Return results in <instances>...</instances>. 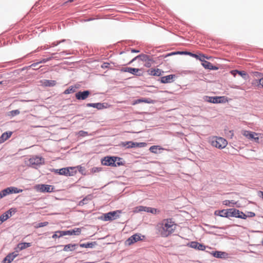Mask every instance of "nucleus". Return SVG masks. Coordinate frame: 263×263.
<instances>
[{
	"mask_svg": "<svg viewBox=\"0 0 263 263\" xmlns=\"http://www.w3.org/2000/svg\"><path fill=\"white\" fill-rule=\"evenodd\" d=\"M74 167H66V168H62L59 170V174L65 176H72L73 175V173L70 172V170H74ZM58 170H56V172H58Z\"/></svg>",
	"mask_w": 263,
	"mask_h": 263,
	"instance_id": "2eb2a0df",
	"label": "nucleus"
},
{
	"mask_svg": "<svg viewBox=\"0 0 263 263\" xmlns=\"http://www.w3.org/2000/svg\"><path fill=\"white\" fill-rule=\"evenodd\" d=\"M230 203H231V202L229 200H224L223 201V204L224 205H229ZM231 203H235V202H231Z\"/></svg>",
	"mask_w": 263,
	"mask_h": 263,
	"instance_id": "de8ad7c7",
	"label": "nucleus"
},
{
	"mask_svg": "<svg viewBox=\"0 0 263 263\" xmlns=\"http://www.w3.org/2000/svg\"><path fill=\"white\" fill-rule=\"evenodd\" d=\"M44 162V159L38 156H33L29 159V165L33 167L43 164Z\"/></svg>",
	"mask_w": 263,
	"mask_h": 263,
	"instance_id": "423d86ee",
	"label": "nucleus"
},
{
	"mask_svg": "<svg viewBox=\"0 0 263 263\" xmlns=\"http://www.w3.org/2000/svg\"><path fill=\"white\" fill-rule=\"evenodd\" d=\"M59 233V237H61L62 236L65 235H79L81 233V228H77L73 230H68V231H63L62 232H58Z\"/></svg>",
	"mask_w": 263,
	"mask_h": 263,
	"instance_id": "0eeeda50",
	"label": "nucleus"
},
{
	"mask_svg": "<svg viewBox=\"0 0 263 263\" xmlns=\"http://www.w3.org/2000/svg\"><path fill=\"white\" fill-rule=\"evenodd\" d=\"M76 246H77L76 244H68L64 246L63 250L66 252L73 251L75 249Z\"/></svg>",
	"mask_w": 263,
	"mask_h": 263,
	"instance_id": "cd10ccee",
	"label": "nucleus"
},
{
	"mask_svg": "<svg viewBox=\"0 0 263 263\" xmlns=\"http://www.w3.org/2000/svg\"><path fill=\"white\" fill-rule=\"evenodd\" d=\"M90 94L89 90H85L84 91H79L76 93L75 97L77 100H84L86 99Z\"/></svg>",
	"mask_w": 263,
	"mask_h": 263,
	"instance_id": "9b49d317",
	"label": "nucleus"
},
{
	"mask_svg": "<svg viewBox=\"0 0 263 263\" xmlns=\"http://www.w3.org/2000/svg\"><path fill=\"white\" fill-rule=\"evenodd\" d=\"M80 133H83V134H81V136H84V135H87V133L83 131H81Z\"/></svg>",
	"mask_w": 263,
	"mask_h": 263,
	"instance_id": "6e6d98bb",
	"label": "nucleus"
},
{
	"mask_svg": "<svg viewBox=\"0 0 263 263\" xmlns=\"http://www.w3.org/2000/svg\"><path fill=\"white\" fill-rule=\"evenodd\" d=\"M145 238L144 235L140 234H135L129 237L125 242L126 246H130L139 241L142 240Z\"/></svg>",
	"mask_w": 263,
	"mask_h": 263,
	"instance_id": "20e7f679",
	"label": "nucleus"
},
{
	"mask_svg": "<svg viewBox=\"0 0 263 263\" xmlns=\"http://www.w3.org/2000/svg\"><path fill=\"white\" fill-rule=\"evenodd\" d=\"M256 143H263V134L257 133V136H254L253 139Z\"/></svg>",
	"mask_w": 263,
	"mask_h": 263,
	"instance_id": "c85d7f7f",
	"label": "nucleus"
},
{
	"mask_svg": "<svg viewBox=\"0 0 263 263\" xmlns=\"http://www.w3.org/2000/svg\"><path fill=\"white\" fill-rule=\"evenodd\" d=\"M41 83L44 86H48V87H52L56 85L57 82L54 80H44L41 81Z\"/></svg>",
	"mask_w": 263,
	"mask_h": 263,
	"instance_id": "393cba45",
	"label": "nucleus"
},
{
	"mask_svg": "<svg viewBox=\"0 0 263 263\" xmlns=\"http://www.w3.org/2000/svg\"><path fill=\"white\" fill-rule=\"evenodd\" d=\"M80 133H83V134H81V136H84V135H87V133L83 131H81Z\"/></svg>",
	"mask_w": 263,
	"mask_h": 263,
	"instance_id": "5fc2aeb1",
	"label": "nucleus"
},
{
	"mask_svg": "<svg viewBox=\"0 0 263 263\" xmlns=\"http://www.w3.org/2000/svg\"><path fill=\"white\" fill-rule=\"evenodd\" d=\"M31 246V243L29 242H22L17 245L16 249L19 251L23 250Z\"/></svg>",
	"mask_w": 263,
	"mask_h": 263,
	"instance_id": "bb28decb",
	"label": "nucleus"
},
{
	"mask_svg": "<svg viewBox=\"0 0 263 263\" xmlns=\"http://www.w3.org/2000/svg\"><path fill=\"white\" fill-rule=\"evenodd\" d=\"M237 73L239 75H240V76H241L243 78H245L246 76H247L246 72L244 71H238V72H237Z\"/></svg>",
	"mask_w": 263,
	"mask_h": 263,
	"instance_id": "37998d69",
	"label": "nucleus"
},
{
	"mask_svg": "<svg viewBox=\"0 0 263 263\" xmlns=\"http://www.w3.org/2000/svg\"><path fill=\"white\" fill-rule=\"evenodd\" d=\"M88 107H92L96 108L98 109H102L103 108H106L108 107V104L106 103H88L87 104Z\"/></svg>",
	"mask_w": 263,
	"mask_h": 263,
	"instance_id": "dca6fc26",
	"label": "nucleus"
},
{
	"mask_svg": "<svg viewBox=\"0 0 263 263\" xmlns=\"http://www.w3.org/2000/svg\"><path fill=\"white\" fill-rule=\"evenodd\" d=\"M242 212H240L239 210L235 209H228V217H242Z\"/></svg>",
	"mask_w": 263,
	"mask_h": 263,
	"instance_id": "4468645a",
	"label": "nucleus"
},
{
	"mask_svg": "<svg viewBox=\"0 0 263 263\" xmlns=\"http://www.w3.org/2000/svg\"><path fill=\"white\" fill-rule=\"evenodd\" d=\"M204 58H205L204 55H202L201 57L199 56V58L198 59H199V60H200L201 61L203 62V61H204L203 59Z\"/></svg>",
	"mask_w": 263,
	"mask_h": 263,
	"instance_id": "8fccbe9b",
	"label": "nucleus"
},
{
	"mask_svg": "<svg viewBox=\"0 0 263 263\" xmlns=\"http://www.w3.org/2000/svg\"><path fill=\"white\" fill-rule=\"evenodd\" d=\"M147 208V207L146 206H137L136 208V210L135 211L136 212H141V211H145V212H146V209Z\"/></svg>",
	"mask_w": 263,
	"mask_h": 263,
	"instance_id": "58836bf2",
	"label": "nucleus"
},
{
	"mask_svg": "<svg viewBox=\"0 0 263 263\" xmlns=\"http://www.w3.org/2000/svg\"><path fill=\"white\" fill-rule=\"evenodd\" d=\"M87 200H88V199H87V198H84L83 200H82L81 201H80L79 202V205H83L86 204Z\"/></svg>",
	"mask_w": 263,
	"mask_h": 263,
	"instance_id": "79ce46f5",
	"label": "nucleus"
},
{
	"mask_svg": "<svg viewBox=\"0 0 263 263\" xmlns=\"http://www.w3.org/2000/svg\"><path fill=\"white\" fill-rule=\"evenodd\" d=\"M242 217H240L241 218L246 219L247 218V216L243 213L242 214Z\"/></svg>",
	"mask_w": 263,
	"mask_h": 263,
	"instance_id": "4d7b16f0",
	"label": "nucleus"
},
{
	"mask_svg": "<svg viewBox=\"0 0 263 263\" xmlns=\"http://www.w3.org/2000/svg\"><path fill=\"white\" fill-rule=\"evenodd\" d=\"M222 253L219 251H216L213 254L214 257L217 258H220L221 257Z\"/></svg>",
	"mask_w": 263,
	"mask_h": 263,
	"instance_id": "ea45409f",
	"label": "nucleus"
},
{
	"mask_svg": "<svg viewBox=\"0 0 263 263\" xmlns=\"http://www.w3.org/2000/svg\"><path fill=\"white\" fill-rule=\"evenodd\" d=\"M17 256V254L15 252L9 253L4 259L3 262L4 263H10Z\"/></svg>",
	"mask_w": 263,
	"mask_h": 263,
	"instance_id": "aec40b11",
	"label": "nucleus"
},
{
	"mask_svg": "<svg viewBox=\"0 0 263 263\" xmlns=\"http://www.w3.org/2000/svg\"><path fill=\"white\" fill-rule=\"evenodd\" d=\"M2 82H0V84H2Z\"/></svg>",
	"mask_w": 263,
	"mask_h": 263,
	"instance_id": "0e129e2a",
	"label": "nucleus"
},
{
	"mask_svg": "<svg viewBox=\"0 0 263 263\" xmlns=\"http://www.w3.org/2000/svg\"><path fill=\"white\" fill-rule=\"evenodd\" d=\"M122 145L123 146L126 147V148H133V147H144L146 146V144L144 142L137 143V142H134L133 141H127V142H123L122 143Z\"/></svg>",
	"mask_w": 263,
	"mask_h": 263,
	"instance_id": "6e6552de",
	"label": "nucleus"
},
{
	"mask_svg": "<svg viewBox=\"0 0 263 263\" xmlns=\"http://www.w3.org/2000/svg\"><path fill=\"white\" fill-rule=\"evenodd\" d=\"M60 42H59L58 43H57V44H54V45H58V44H59Z\"/></svg>",
	"mask_w": 263,
	"mask_h": 263,
	"instance_id": "e2e57ef3",
	"label": "nucleus"
},
{
	"mask_svg": "<svg viewBox=\"0 0 263 263\" xmlns=\"http://www.w3.org/2000/svg\"><path fill=\"white\" fill-rule=\"evenodd\" d=\"M74 1V0H68V1H67V2L71 3V2H73Z\"/></svg>",
	"mask_w": 263,
	"mask_h": 263,
	"instance_id": "052dcab7",
	"label": "nucleus"
},
{
	"mask_svg": "<svg viewBox=\"0 0 263 263\" xmlns=\"http://www.w3.org/2000/svg\"><path fill=\"white\" fill-rule=\"evenodd\" d=\"M187 54V55H189L193 58H195L197 59L199 58V55H198L197 54H194V53H191L190 52H187V51H178L177 52H172V53L169 54L168 55H174V54Z\"/></svg>",
	"mask_w": 263,
	"mask_h": 263,
	"instance_id": "b1692460",
	"label": "nucleus"
},
{
	"mask_svg": "<svg viewBox=\"0 0 263 263\" xmlns=\"http://www.w3.org/2000/svg\"><path fill=\"white\" fill-rule=\"evenodd\" d=\"M214 215L220 216V210H216L214 212Z\"/></svg>",
	"mask_w": 263,
	"mask_h": 263,
	"instance_id": "3c124183",
	"label": "nucleus"
},
{
	"mask_svg": "<svg viewBox=\"0 0 263 263\" xmlns=\"http://www.w3.org/2000/svg\"><path fill=\"white\" fill-rule=\"evenodd\" d=\"M137 59H140L141 61L144 62V66L146 67H150L152 64L154 63V61L152 58H150V57L146 54H142L136 57L132 61H130L128 64L132 63Z\"/></svg>",
	"mask_w": 263,
	"mask_h": 263,
	"instance_id": "7ed1b4c3",
	"label": "nucleus"
},
{
	"mask_svg": "<svg viewBox=\"0 0 263 263\" xmlns=\"http://www.w3.org/2000/svg\"><path fill=\"white\" fill-rule=\"evenodd\" d=\"M118 159L116 157H106L102 161V163L107 166H116L115 162Z\"/></svg>",
	"mask_w": 263,
	"mask_h": 263,
	"instance_id": "1a4fd4ad",
	"label": "nucleus"
},
{
	"mask_svg": "<svg viewBox=\"0 0 263 263\" xmlns=\"http://www.w3.org/2000/svg\"><path fill=\"white\" fill-rule=\"evenodd\" d=\"M146 212L156 214L159 213V211L157 209L147 207V208L146 209Z\"/></svg>",
	"mask_w": 263,
	"mask_h": 263,
	"instance_id": "f704fd0d",
	"label": "nucleus"
},
{
	"mask_svg": "<svg viewBox=\"0 0 263 263\" xmlns=\"http://www.w3.org/2000/svg\"><path fill=\"white\" fill-rule=\"evenodd\" d=\"M237 72H238V70H234L231 71V74L234 76L236 77V74L238 73Z\"/></svg>",
	"mask_w": 263,
	"mask_h": 263,
	"instance_id": "49530a36",
	"label": "nucleus"
},
{
	"mask_svg": "<svg viewBox=\"0 0 263 263\" xmlns=\"http://www.w3.org/2000/svg\"><path fill=\"white\" fill-rule=\"evenodd\" d=\"M209 142L212 146L218 149H223L228 144V142L225 139L217 136H213L210 138Z\"/></svg>",
	"mask_w": 263,
	"mask_h": 263,
	"instance_id": "f03ea898",
	"label": "nucleus"
},
{
	"mask_svg": "<svg viewBox=\"0 0 263 263\" xmlns=\"http://www.w3.org/2000/svg\"><path fill=\"white\" fill-rule=\"evenodd\" d=\"M48 224V222L47 221L41 222V223H37V224H36L34 226V228L36 229H37L39 228L45 227V226H47Z\"/></svg>",
	"mask_w": 263,
	"mask_h": 263,
	"instance_id": "4c0bfd02",
	"label": "nucleus"
},
{
	"mask_svg": "<svg viewBox=\"0 0 263 263\" xmlns=\"http://www.w3.org/2000/svg\"><path fill=\"white\" fill-rule=\"evenodd\" d=\"M10 194V189L7 187L0 192V199Z\"/></svg>",
	"mask_w": 263,
	"mask_h": 263,
	"instance_id": "7c9ffc66",
	"label": "nucleus"
},
{
	"mask_svg": "<svg viewBox=\"0 0 263 263\" xmlns=\"http://www.w3.org/2000/svg\"><path fill=\"white\" fill-rule=\"evenodd\" d=\"M174 222L171 219H165L157 224L158 230L161 236L166 237L175 230Z\"/></svg>",
	"mask_w": 263,
	"mask_h": 263,
	"instance_id": "f257e3e1",
	"label": "nucleus"
},
{
	"mask_svg": "<svg viewBox=\"0 0 263 263\" xmlns=\"http://www.w3.org/2000/svg\"><path fill=\"white\" fill-rule=\"evenodd\" d=\"M132 52H139V51H138V50H135V49H133V50H132Z\"/></svg>",
	"mask_w": 263,
	"mask_h": 263,
	"instance_id": "13d9d810",
	"label": "nucleus"
},
{
	"mask_svg": "<svg viewBox=\"0 0 263 263\" xmlns=\"http://www.w3.org/2000/svg\"><path fill=\"white\" fill-rule=\"evenodd\" d=\"M36 189L41 192H51L53 190L51 185L46 184H39L36 186Z\"/></svg>",
	"mask_w": 263,
	"mask_h": 263,
	"instance_id": "ddd939ff",
	"label": "nucleus"
},
{
	"mask_svg": "<svg viewBox=\"0 0 263 263\" xmlns=\"http://www.w3.org/2000/svg\"><path fill=\"white\" fill-rule=\"evenodd\" d=\"M174 78V75L170 74L166 76L162 77L161 78V82L162 83H170L172 81L173 78Z\"/></svg>",
	"mask_w": 263,
	"mask_h": 263,
	"instance_id": "a878e982",
	"label": "nucleus"
},
{
	"mask_svg": "<svg viewBox=\"0 0 263 263\" xmlns=\"http://www.w3.org/2000/svg\"><path fill=\"white\" fill-rule=\"evenodd\" d=\"M250 214H251L250 216H251V217H253L255 216V213H254L251 212V213H250Z\"/></svg>",
	"mask_w": 263,
	"mask_h": 263,
	"instance_id": "bf43d9fd",
	"label": "nucleus"
},
{
	"mask_svg": "<svg viewBox=\"0 0 263 263\" xmlns=\"http://www.w3.org/2000/svg\"><path fill=\"white\" fill-rule=\"evenodd\" d=\"M202 65L206 69H213V65L209 62L206 61H204L202 63Z\"/></svg>",
	"mask_w": 263,
	"mask_h": 263,
	"instance_id": "473e14b6",
	"label": "nucleus"
},
{
	"mask_svg": "<svg viewBox=\"0 0 263 263\" xmlns=\"http://www.w3.org/2000/svg\"><path fill=\"white\" fill-rule=\"evenodd\" d=\"M189 245L191 248L201 251L204 250L206 248L204 245L196 241H192Z\"/></svg>",
	"mask_w": 263,
	"mask_h": 263,
	"instance_id": "f3484780",
	"label": "nucleus"
},
{
	"mask_svg": "<svg viewBox=\"0 0 263 263\" xmlns=\"http://www.w3.org/2000/svg\"><path fill=\"white\" fill-rule=\"evenodd\" d=\"M122 71L127 72L133 74L136 76H140V74H138V72L140 71V69L132 68V67H125L122 69Z\"/></svg>",
	"mask_w": 263,
	"mask_h": 263,
	"instance_id": "6ab92c4d",
	"label": "nucleus"
},
{
	"mask_svg": "<svg viewBox=\"0 0 263 263\" xmlns=\"http://www.w3.org/2000/svg\"><path fill=\"white\" fill-rule=\"evenodd\" d=\"M161 149H163L159 145L152 146L149 148L150 152L151 153H154V154H157L158 153L157 150H161Z\"/></svg>",
	"mask_w": 263,
	"mask_h": 263,
	"instance_id": "c756f323",
	"label": "nucleus"
},
{
	"mask_svg": "<svg viewBox=\"0 0 263 263\" xmlns=\"http://www.w3.org/2000/svg\"><path fill=\"white\" fill-rule=\"evenodd\" d=\"M9 188L10 189V194H12V193H21V192H23L22 190L18 189L16 187L11 186V187H9Z\"/></svg>",
	"mask_w": 263,
	"mask_h": 263,
	"instance_id": "72a5a7b5",
	"label": "nucleus"
},
{
	"mask_svg": "<svg viewBox=\"0 0 263 263\" xmlns=\"http://www.w3.org/2000/svg\"><path fill=\"white\" fill-rule=\"evenodd\" d=\"M11 115L13 116H16V115H17L18 114H20V112L17 109H16V110H12L11 112Z\"/></svg>",
	"mask_w": 263,
	"mask_h": 263,
	"instance_id": "a19ab883",
	"label": "nucleus"
},
{
	"mask_svg": "<svg viewBox=\"0 0 263 263\" xmlns=\"http://www.w3.org/2000/svg\"><path fill=\"white\" fill-rule=\"evenodd\" d=\"M52 58H47V59H44L43 60H42L41 61L39 62V63H46L48 61H49V60H50Z\"/></svg>",
	"mask_w": 263,
	"mask_h": 263,
	"instance_id": "a18cd8bd",
	"label": "nucleus"
},
{
	"mask_svg": "<svg viewBox=\"0 0 263 263\" xmlns=\"http://www.w3.org/2000/svg\"><path fill=\"white\" fill-rule=\"evenodd\" d=\"M241 133L247 138L252 140H253L254 136H257L256 133L245 130H242Z\"/></svg>",
	"mask_w": 263,
	"mask_h": 263,
	"instance_id": "a211bd4d",
	"label": "nucleus"
},
{
	"mask_svg": "<svg viewBox=\"0 0 263 263\" xmlns=\"http://www.w3.org/2000/svg\"><path fill=\"white\" fill-rule=\"evenodd\" d=\"M206 101L212 103H224L228 102V98L226 96L206 97Z\"/></svg>",
	"mask_w": 263,
	"mask_h": 263,
	"instance_id": "39448f33",
	"label": "nucleus"
},
{
	"mask_svg": "<svg viewBox=\"0 0 263 263\" xmlns=\"http://www.w3.org/2000/svg\"><path fill=\"white\" fill-rule=\"evenodd\" d=\"M76 89H77V87L76 86H71L69 87L68 88H67V89H66L64 91V93L67 95V94L73 93L76 91Z\"/></svg>",
	"mask_w": 263,
	"mask_h": 263,
	"instance_id": "2f4dec72",
	"label": "nucleus"
},
{
	"mask_svg": "<svg viewBox=\"0 0 263 263\" xmlns=\"http://www.w3.org/2000/svg\"><path fill=\"white\" fill-rule=\"evenodd\" d=\"M154 101L151 99L142 98L135 100L132 103L133 105H136L140 103H153Z\"/></svg>",
	"mask_w": 263,
	"mask_h": 263,
	"instance_id": "5701e85b",
	"label": "nucleus"
},
{
	"mask_svg": "<svg viewBox=\"0 0 263 263\" xmlns=\"http://www.w3.org/2000/svg\"><path fill=\"white\" fill-rule=\"evenodd\" d=\"M12 135V132L4 133L0 137V143H2L8 140Z\"/></svg>",
	"mask_w": 263,
	"mask_h": 263,
	"instance_id": "412c9836",
	"label": "nucleus"
},
{
	"mask_svg": "<svg viewBox=\"0 0 263 263\" xmlns=\"http://www.w3.org/2000/svg\"><path fill=\"white\" fill-rule=\"evenodd\" d=\"M108 65H109V63H104L102 67H107Z\"/></svg>",
	"mask_w": 263,
	"mask_h": 263,
	"instance_id": "603ef678",
	"label": "nucleus"
},
{
	"mask_svg": "<svg viewBox=\"0 0 263 263\" xmlns=\"http://www.w3.org/2000/svg\"><path fill=\"white\" fill-rule=\"evenodd\" d=\"M220 216L228 217V209L220 210Z\"/></svg>",
	"mask_w": 263,
	"mask_h": 263,
	"instance_id": "c9c22d12",
	"label": "nucleus"
},
{
	"mask_svg": "<svg viewBox=\"0 0 263 263\" xmlns=\"http://www.w3.org/2000/svg\"><path fill=\"white\" fill-rule=\"evenodd\" d=\"M16 212L15 209L11 208L0 216V224L10 217L12 214Z\"/></svg>",
	"mask_w": 263,
	"mask_h": 263,
	"instance_id": "9d476101",
	"label": "nucleus"
},
{
	"mask_svg": "<svg viewBox=\"0 0 263 263\" xmlns=\"http://www.w3.org/2000/svg\"><path fill=\"white\" fill-rule=\"evenodd\" d=\"M260 193H261V194L262 195V197L263 198V192H260Z\"/></svg>",
	"mask_w": 263,
	"mask_h": 263,
	"instance_id": "680f3d73",
	"label": "nucleus"
},
{
	"mask_svg": "<svg viewBox=\"0 0 263 263\" xmlns=\"http://www.w3.org/2000/svg\"><path fill=\"white\" fill-rule=\"evenodd\" d=\"M94 246L93 242H88L86 243H81L80 245V246L82 248H92Z\"/></svg>",
	"mask_w": 263,
	"mask_h": 263,
	"instance_id": "e433bc0d",
	"label": "nucleus"
},
{
	"mask_svg": "<svg viewBox=\"0 0 263 263\" xmlns=\"http://www.w3.org/2000/svg\"><path fill=\"white\" fill-rule=\"evenodd\" d=\"M62 231H57L55 232V233L52 236V238L55 239L57 237L59 238V233H58V232H62Z\"/></svg>",
	"mask_w": 263,
	"mask_h": 263,
	"instance_id": "c03bdc74",
	"label": "nucleus"
},
{
	"mask_svg": "<svg viewBox=\"0 0 263 263\" xmlns=\"http://www.w3.org/2000/svg\"><path fill=\"white\" fill-rule=\"evenodd\" d=\"M118 212L120 213L119 211H117L105 214L104 215V220L105 221H110L117 219V217H119V216L117 215Z\"/></svg>",
	"mask_w": 263,
	"mask_h": 263,
	"instance_id": "f8f14e48",
	"label": "nucleus"
},
{
	"mask_svg": "<svg viewBox=\"0 0 263 263\" xmlns=\"http://www.w3.org/2000/svg\"><path fill=\"white\" fill-rule=\"evenodd\" d=\"M80 133H83V134H81V136H84V135H87V133L83 131H81Z\"/></svg>",
	"mask_w": 263,
	"mask_h": 263,
	"instance_id": "864d4df0",
	"label": "nucleus"
},
{
	"mask_svg": "<svg viewBox=\"0 0 263 263\" xmlns=\"http://www.w3.org/2000/svg\"><path fill=\"white\" fill-rule=\"evenodd\" d=\"M147 72L149 75L151 76H160L163 72L161 69L157 68L150 69L147 71Z\"/></svg>",
	"mask_w": 263,
	"mask_h": 263,
	"instance_id": "4be33fe9",
	"label": "nucleus"
},
{
	"mask_svg": "<svg viewBox=\"0 0 263 263\" xmlns=\"http://www.w3.org/2000/svg\"><path fill=\"white\" fill-rule=\"evenodd\" d=\"M39 64H40L39 62H37V63H33V64L31 65L30 67H33L34 69H35L36 67V66Z\"/></svg>",
	"mask_w": 263,
	"mask_h": 263,
	"instance_id": "09e8293b",
	"label": "nucleus"
}]
</instances>
